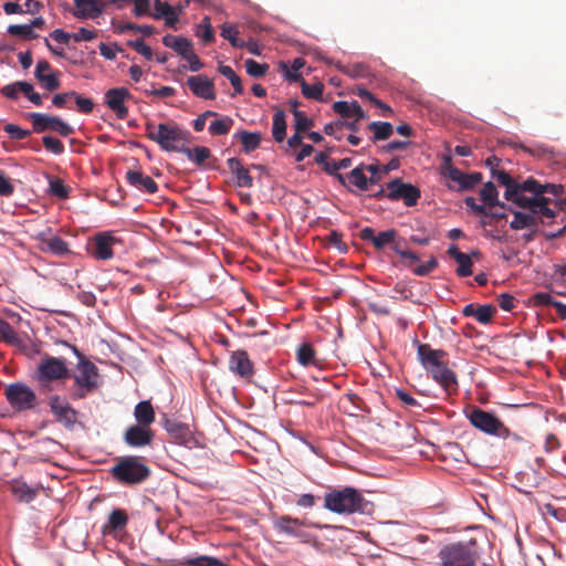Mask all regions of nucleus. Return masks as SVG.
Here are the masks:
<instances>
[{
	"instance_id": "25",
	"label": "nucleus",
	"mask_w": 566,
	"mask_h": 566,
	"mask_svg": "<svg viewBox=\"0 0 566 566\" xmlns=\"http://www.w3.org/2000/svg\"><path fill=\"white\" fill-rule=\"evenodd\" d=\"M50 71V63L46 60H40L36 63L34 76L44 88H46L48 91H54L60 87L61 83L55 73L48 74V72Z\"/></svg>"
},
{
	"instance_id": "50",
	"label": "nucleus",
	"mask_w": 566,
	"mask_h": 566,
	"mask_svg": "<svg viewBox=\"0 0 566 566\" xmlns=\"http://www.w3.org/2000/svg\"><path fill=\"white\" fill-rule=\"evenodd\" d=\"M352 165L350 158H343L338 161L326 163L325 171L328 175H334L337 179L345 185V178L343 175L338 174V170L348 168Z\"/></svg>"
},
{
	"instance_id": "40",
	"label": "nucleus",
	"mask_w": 566,
	"mask_h": 566,
	"mask_svg": "<svg viewBox=\"0 0 566 566\" xmlns=\"http://www.w3.org/2000/svg\"><path fill=\"white\" fill-rule=\"evenodd\" d=\"M179 564L180 566H229L223 560L208 555L185 558Z\"/></svg>"
},
{
	"instance_id": "8",
	"label": "nucleus",
	"mask_w": 566,
	"mask_h": 566,
	"mask_svg": "<svg viewBox=\"0 0 566 566\" xmlns=\"http://www.w3.org/2000/svg\"><path fill=\"white\" fill-rule=\"evenodd\" d=\"M4 396L8 403L15 412L32 410L39 402L36 394L21 381L8 385L4 389Z\"/></svg>"
},
{
	"instance_id": "28",
	"label": "nucleus",
	"mask_w": 566,
	"mask_h": 566,
	"mask_svg": "<svg viewBox=\"0 0 566 566\" xmlns=\"http://www.w3.org/2000/svg\"><path fill=\"white\" fill-rule=\"evenodd\" d=\"M543 185L539 184L536 179L533 177L527 178L523 182L516 181L515 186V197L511 200L515 205H517L521 208V200L522 199H530L528 197L524 196L523 192H531L537 197L543 195Z\"/></svg>"
},
{
	"instance_id": "16",
	"label": "nucleus",
	"mask_w": 566,
	"mask_h": 566,
	"mask_svg": "<svg viewBox=\"0 0 566 566\" xmlns=\"http://www.w3.org/2000/svg\"><path fill=\"white\" fill-rule=\"evenodd\" d=\"M229 370L242 379L250 380L254 375L253 363L243 349L231 353L229 358Z\"/></svg>"
},
{
	"instance_id": "55",
	"label": "nucleus",
	"mask_w": 566,
	"mask_h": 566,
	"mask_svg": "<svg viewBox=\"0 0 566 566\" xmlns=\"http://www.w3.org/2000/svg\"><path fill=\"white\" fill-rule=\"evenodd\" d=\"M8 33L11 35H19L23 39H35L38 34L32 30L30 24H11L8 27Z\"/></svg>"
},
{
	"instance_id": "20",
	"label": "nucleus",
	"mask_w": 566,
	"mask_h": 566,
	"mask_svg": "<svg viewBox=\"0 0 566 566\" xmlns=\"http://www.w3.org/2000/svg\"><path fill=\"white\" fill-rule=\"evenodd\" d=\"M397 231L395 229H388L376 234L373 228L366 227L360 230L359 238L363 241H369L376 250H382L386 245L394 242L397 238Z\"/></svg>"
},
{
	"instance_id": "64",
	"label": "nucleus",
	"mask_w": 566,
	"mask_h": 566,
	"mask_svg": "<svg viewBox=\"0 0 566 566\" xmlns=\"http://www.w3.org/2000/svg\"><path fill=\"white\" fill-rule=\"evenodd\" d=\"M396 397L407 407L411 408H420L421 405L410 394H408L406 390L397 388L395 390Z\"/></svg>"
},
{
	"instance_id": "19",
	"label": "nucleus",
	"mask_w": 566,
	"mask_h": 566,
	"mask_svg": "<svg viewBox=\"0 0 566 566\" xmlns=\"http://www.w3.org/2000/svg\"><path fill=\"white\" fill-rule=\"evenodd\" d=\"M274 528L297 538H305L304 522L290 515H282L274 520Z\"/></svg>"
},
{
	"instance_id": "15",
	"label": "nucleus",
	"mask_w": 566,
	"mask_h": 566,
	"mask_svg": "<svg viewBox=\"0 0 566 566\" xmlns=\"http://www.w3.org/2000/svg\"><path fill=\"white\" fill-rule=\"evenodd\" d=\"M132 98V94L125 87L109 88L105 93V104L112 109L118 119H125L128 116V108L124 102Z\"/></svg>"
},
{
	"instance_id": "3",
	"label": "nucleus",
	"mask_w": 566,
	"mask_h": 566,
	"mask_svg": "<svg viewBox=\"0 0 566 566\" xmlns=\"http://www.w3.org/2000/svg\"><path fill=\"white\" fill-rule=\"evenodd\" d=\"M150 469L144 459L137 455H126L117 460L111 469L113 479L122 485H137L150 476Z\"/></svg>"
},
{
	"instance_id": "61",
	"label": "nucleus",
	"mask_w": 566,
	"mask_h": 566,
	"mask_svg": "<svg viewBox=\"0 0 566 566\" xmlns=\"http://www.w3.org/2000/svg\"><path fill=\"white\" fill-rule=\"evenodd\" d=\"M457 263L459 266L455 272L460 277H465L472 274L473 263L468 254H462V258L458 259Z\"/></svg>"
},
{
	"instance_id": "22",
	"label": "nucleus",
	"mask_w": 566,
	"mask_h": 566,
	"mask_svg": "<svg viewBox=\"0 0 566 566\" xmlns=\"http://www.w3.org/2000/svg\"><path fill=\"white\" fill-rule=\"evenodd\" d=\"M187 85L190 91L198 97L205 99H214V84L211 80L203 75L189 76Z\"/></svg>"
},
{
	"instance_id": "63",
	"label": "nucleus",
	"mask_w": 566,
	"mask_h": 566,
	"mask_svg": "<svg viewBox=\"0 0 566 566\" xmlns=\"http://www.w3.org/2000/svg\"><path fill=\"white\" fill-rule=\"evenodd\" d=\"M73 99L76 103L77 109L81 113L88 114L94 108V102L91 98L83 97L78 93L75 92V95H73Z\"/></svg>"
},
{
	"instance_id": "43",
	"label": "nucleus",
	"mask_w": 566,
	"mask_h": 566,
	"mask_svg": "<svg viewBox=\"0 0 566 566\" xmlns=\"http://www.w3.org/2000/svg\"><path fill=\"white\" fill-rule=\"evenodd\" d=\"M480 196H481V199L483 200V202L486 206H489L490 208L491 207H495V206L501 207V208H506L505 203L499 201V199H497V196H499L497 189L494 186V184L491 182V181L486 182L483 186V188L480 191Z\"/></svg>"
},
{
	"instance_id": "52",
	"label": "nucleus",
	"mask_w": 566,
	"mask_h": 566,
	"mask_svg": "<svg viewBox=\"0 0 566 566\" xmlns=\"http://www.w3.org/2000/svg\"><path fill=\"white\" fill-rule=\"evenodd\" d=\"M219 72L230 81L235 94H242L243 86L241 84V78L235 74L231 66L220 65Z\"/></svg>"
},
{
	"instance_id": "36",
	"label": "nucleus",
	"mask_w": 566,
	"mask_h": 566,
	"mask_svg": "<svg viewBox=\"0 0 566 566\" xmlns=\"http://www.w3.org/2000/svg\"><path fill=\"white\" fill-rule=\"evenodd\" d=\"M238 137L243 146V151L249 154L254 151L256 148H259L262 135L259 132H248V130H240L235 135Z\"/></svg>"
},
{
	"instance_id": "13",
	"label": "nucleus",
	"mask_w": 566,
	"mask_h": 566,
	"mask_svg": "<svg viewBox=\"0 0 566 566\" xmlns=\"http://www.w3.org/2000/svg\"><path fill=\"white\" fill-rule=\"evenodd\" d=\"M154 439L155 431L151 428L137 423L128 426L123 433L124 443L134 449L150 447Z\"/></svg>"
},
{
	"instance_id": "47",
	"label": "nucleus",
	"mask_w": 566,
	"mask_h": 566,
	"mask_svg": "<svg viewBox=\"0 0 566 566\" xmlns=\"http://www.w3.org/2000/svg\"><path fill=\"white\" fill-rule=\"evenodd\" d=\"M239 30L235 25L223 24L221 29V36L230 42L233 48H245V42L238 38Z\"/></svg>"
},
{
	"instance_id": "32",
	"label": "nucleus",
	"mask_w": 566,
	"mask_h": 566,
	"mask_svg": "<svg viewBox=\"0 0 566 566\" xmlns=\"http://www.w3.org/2000/svg\"><path fill=\"white\" fill-rule=\"evenodd\" d=\"M10 491L18 501L24 503L32 502L39 494V488H31L22 480H13L10 483Z\"/></svg>"
},
{
	"instance_id": "14",
	"label": "nucleus",
	"mask_w": 566,
	"mask_h": 566,
	"mask_svg": "<svg viewBox=\"0 0 566 566\" xmlns=\"http://www.w3.org/2000/svg\"><path fill=\"white\" fill-rule=\"evenodd\" d=\"M164 428L175 443L189 449L196 446V438L187 424L177 420L166 419Z\"/></svg>"
},
{
	"instance_id": "5",
	"label": "nucleus",
	"mask_w": 566,
	"mask_h": 566,
	"mask_svg": "<svg viewBox=\"0 0 566 566\" xmlns=\"http://www.w3.org/2000/svg\"><path fill=\"white\" fill-rule=\"evenodd\" d=\"M71 377V370L64 358H57L44 354L34 371V380L43 391L52 390V382Z\"/></svg>"
},
{
	"instance_id": "42",
	"label": "nucleus",
	"mask_w": 566,
	"mask_h": 566,
	"mask_svg": "<svg viewBox=\"0 0 566 566\" xmlns=\"http://www.w3.org/2000/svg\"><path fill=\"white\" fill-rule=\"evenodd\" d=\"M181 154L186 155L187 158L198 166H202L207 159L211 157V151L208 147L197 146L193 149L187 145L181 149Z\"/></svg>"
},
{
	"instance_id": "46",
	"label": "nucleus",
	"mask_w": 566,
	"mask_h": 566,
	"mask_svg": "<svg viewBox=\"0 0 566 566\" xmlns=\"http://www.w3.org/2000/svg\"><path fill=\"white\" fill-rule=\"evenodd\" d=\"M155 9H156V11L158 13L156 15V18H159V17L163 15L166 19V24L167 25H169V27H174L175 25V23L178 20V14H177L176 9L174 7H171L167 2H163L160 0H156L155 1Z\"/></svg>"
},
{
	"instance_id": "12",
	"label": "nucleus",
	"mask_w": 566,
	"mask_h": 566,
	"mask_svg": "<svg viewBox=\"0 0 566 566\" xmlns=\"http://www.w3.org/2000/svg\"><path fill=\"white\" fill-rule=\"evenodd\" d=\"M442 174L458 185V191L471 190L482 181L481 172L464 174L459 168L453 167L449 155L443 157Z\"/></svg>"
},
{
	"instance_id": "48",
	"label": "nucleus",
	"mask_w": 566,
	"mask_h": 566,
	"mask_svg": "<svg viewBox=\"0 0 566 566\" xmlns=\"http://www.w3.org/2000/svg\"><path fill=\"white\" fill-rule=\"evenodd\" d=\"M364 165H359L356 168H354L348 175L350 184H353L361 191L367 190L369 184L368 178L364 174Z\"/></svg>"
},
{
	"instance_id": "62",
	"label": "nucleus",
	"mask_w": 566,
	"mask_h": 566,
	"mask_svg": "<svg viewBox=\"0 0 566 566\" xmlns=\"http://www.w3.org/2000/svg\"><path fill=\"white\" fill-rule=\"evenodd\" d=\"M4 132L10 135L12 139L22 140L30 136V132L27 129H22L18 125L7 124L4 126Z\"/></svg>"
},
{
	"instance_id": "58",
	"label": "nucleus",
	"mask_w": 566,
	"mask_h": 566,
	"mask_svg": "<svg viewBox=\"0 0 566 566\" xmlns=\"http://www.w3.org/2000/svg\"><path fill=\"white\" fill-rule=\"evenodd\" d=\"M313 126V120L304 112H294V128L297 133H304Z\"/></svg>"
},
{
	"instance_id": "34",
	"label": "nucleus",
	"mask_w": 566,
	"mask_h": 566,
	"mask_svg": "<svg viewBox=\"0 0 566 566\" xmlns=\"http://www.w3.org/2000/svg\"><path fill=\"white\" fill-rule=\"evenodd\" d=\"M163 43L165 46L172 49L176 53H178L181 57L192 49V43L190 40L182 36H175L171 34H167L163 38Z\"/></svg>"
},
{
	"instance_id": "4",
	"label": "nucleus",
	"mask_w": 566,
	"mask_h": 566,
	"mask_svg": "<svg viewBox=\"0 0 566 566\" xmlns=\"http://www.w3.org/2000/svg\"><path fill=\"white\" fill-rule=\"evenodd\" d=\"M325 507L338 514L365 513L368 502L363 494L350 486L332 490L325 495Z\"/></svg>"
},
{
	"instance_id": "30",
	"label": "nucleus",
	"mask_w": 566,
	"mask_h": 566,
	"mask_svg": "<svg viewBox=\"0 0 566 566\" xmlns=\"http://www.w3.org/2000/svg\"><path fill=\"white\" fill-rule=\"evenodd\" d=\"M333 109L340 117L346 119H356L360 120L366 117L365 112L360 107V105L354 102L338 101L333 104Z\"/></svg>"
},
{
	"instance_id": "35",
	"label": "nucleus",
	"mask_w": 566,
	"mask_h": 566,
	"mask_svg": "<svg viewBox=\"0 0 566 566\" xmlns=\"http://www.w3.org/2000/svg\"><path fill=\"white\" fill-rule=\"evenodd\" d=\"M492 177L495 178L500 185L505 187L504 197L507 201H511L515 197L516 180L506 171L499 169H492Z\"/></svg>"
},
{
	"instance_id": "41",
	"label": "nucleus",
	"mask_w": 566,
	"mask_h": 566,
	"mask_svg": "<svg viewBox=\"0 0 566 566\" xmlns=\"http://www.w3.org/2000/svg\"><path fill=\"white\" fill-rule=\"evenodd\" d=\"M368 129L373 132L371 140L374 143L388 139L394 133V126L388 122H371Z\"/></svg>"
},
{
	"instance_id": "54",
	"label": "nucleus",
	"mask_w": 566,
	"mask_h": 566,
	"mask_svg": "<svg viewBox=\"0 0 566 566\" xmlns=\"http://www.w3.org/2000/svg\"><path fill=\"white\" fill-rule=\"evenodd\" d=\"M50 193L59 199H66L70 195V189L66 187L62 179H50Z\"/></svg>"
},
{
	"instance_id": "49",
	"label": "nucleus",
	"mask_w": 566,
	"mask_h": 566,
	"mask_svg": "<svg viewBox=\"0 0 566 566\" xmlns=\"http://www.w3.org/2000/svg\"><path fill=\"white\" fill-rule=\"evenodd\" d=\"M305 65V61L302 57H296L293 60L291 69L284 62L280 64L281 69L284 71V76L289 81H297L300 78V74L297 73Z\"/></svg>"
},
{
	"instance_id": "56",
	"label": "nucleus",
	"mask_w": 566,
	"mask_h": 566,
	"mask_svg": "<svg viewBox=\"0 0 566 566\" xmlns=\"http://www.w3.org/2000/svg\"><path fill=\"white\" fill-rule=\"evenodd\" d=\"M496 308L491 304L480 305L475 308V318L479 323L488 324L491 322Z\"/></svg>"
},
{
	"instance_id": "21",
	"label": "nucleus",
	"mask_w": 566,
	"mask_h": 566,
	"mask_svg": "<svg viewBox=\"0 0 566 566\" xmlns=\"http://www.w3.org/2000/svg\"><path fill=\"white\" fill-rule=\"evenodd\" d=\"M117 239L109 233H99L95 235L92 244V255L97 260H109L113 258V245Z\"/></svg>"
},
{
	"instance_id": "31",
	"label": "nucleus",
	"mask_w": 566,
	"mask_h": 566,
	"mask_svg": "<svg viewBox=\"0 0 566 566\" xmlns=\"http://www.w3.org/2000/svg\"><path fill=\"white\" fill-rule=\"evenodd\" d=\"M135 423L151 428L156 420L154 407L149 400L139 401L134 408Z\"/></svg>"
},
{
	"instance_id": "1",
	"label": "nucleus",
	"mask_w": 566,
	"mask_h": 566,
	"mask_svg": "<svg viewBox=\"0 0 566 566\" xmlns=\"http://www.w3.org/2000/svg\"><path fill=\"white\" fill-rule=\"evenodd\" d=\"M146 137L156 143L164 151L181 153L190 142L191 134L175 122L146 123Z\"/></svg>"
},
{
	"instance_id": "60",
	"label": "nucleus",
	"mask_w": 566,
	"mask_h": 566,
	"mask_svg": "<svg viewBox=\"0 0 566 566\" xmlns=\"http://www.w3.org/2000/svg\"><path fill=\"white\" fill-rule=\"evenodd\" d=\"M42 142L48 151L53 153L55 155H61L64 153V145L60 139L54 138L52 136H44L42 138Z\"/></svg>"
},
{
	"instance_id": "18",
	"label": "nucleus",
	"mask_w": 566,
	"mask_h": 566,
	"mask_svg": "<svg viewBox=\"0 0 566 566\" xmlns=\"http://www.w3.org/2000/svg\"><path fill=\"white\" fill-rule=\"evenodd\" d=\"M433 380L438 382L448 395L458 391V379L453 370H451L447 364L442 363L439 367H434L428 371Z\"/></svg>"
},
{
	"instance_id": "38",
	"label": "nucleus",
	"mask_w": 566,
	"mask_h": 566,
	"mask_svg": "<svg viewBox=\"0 0 566 566\" xmlns=\"http://www.w3.org/2000/svg\"><path fill=\"white\" fill-rule=\"evenodd\" d=\"M296 359L302 366H316V350L310 343H303L297 347Z\"/></svg>"
},
{
	"instance_id": "7",
	"label": "nucleus",
	"mask_w": 566,
	"mask_h": 566,
	"mask_svg": "<svg viewBox=\"0 0 566 566\" xmlns=\"http://www.w3.org/2000/svg\"><path fill=\"white\" fill-rule=\"evenodd\" d=\"M475 543L450 544L442 547L439 552V559L442 566H474L478 553L474 549Z\"/></svg>"
},
{
	"instance_id": "53",
	"label": "nucleus",
	"mask_w": 566,
	"mask_h": 566,
	"mask_svg": "<svg viewBox=\"0 0 566 566\" xmlns=\"http://www.w3.org/2000/svg\"><path fill=\"white\" fill-rule=\"evenodd\" d=\"M247 73L252 77H262L266 74L269 71V65L263 63H259L253 59H248L244 62Z\"/></svg>"
},
{
	"instance_id": "24",
	"label": "nucleus",
	"mask_w": 566,
	"mask_h": 566,
	"mask_svg": "<svg viewBox=\"0 0 566 566\" xmlns=\"http://www.w3.org/2000/svg\"><path fill=\"white\" fill-rule=\"evenodd\" d=\"M76 10L73 15L81 20L98 18L104 11V2L99 0H73Z\"/></svg>"
},
{
	"instance_id": "51",
	"label": "nucleus",
	"mask_w": 566,
	"mask_h": 566,
	"mask_svg": "<svg viewBox=\"0 0 566 566\" xmlns=\"http://www.w3.org/2000/svg\"><path fill=\"white\" fill-rule=\"evenodd\" d=\"M302 94L306 98H313L317 101L323 99L324 85L322 83L308 84L304 80L301 83Z\"/></svg>"
},
{
	"instance_id": "6",
	"label": "nucleus",
	"mask_w": 566,
	"mask_h": 566,
	"mask_svg": "<svg viewBox=\"0 0 566 566\" xmlns=\"http://www.w3.org/2000/svg\"><path fill=\"white\" fill-rule=\"evenodd\" d=\"M467 417L475 429L485 434L503 439L512 437L516 441L520 440V437L512 433L510 429L492 412L485 411L479 407H472Z\"/></svg>"
},
{
	"instance_id": "59",
	"label": "nucleus",
	"mask_w": 566,
	"mask_h": 566,
	"mask_svg": "<svg viewBox=\"0 0 566 566\" xmlns=\"http://www.w3.org/2000/svg\"><path fill=\"white\" fill-rule=\"evenodd\" d=\"M127 44L128 46L137 51L139 54H142L146 60L153 59V50L145 43L144 39L139 38L136 40H130L127 42Z\"/></svg>"
},
{
	"instance_id": "10",
	"label": "nucleus",
	"mask_w": 566,
	"mask_h": 566,
	"mask_svg": "<svg viewBox=\"0 0 566 566\" xmlns=\"http://www.w3.org/2000/svg\"><path fill=\"white\" fill-rule=\"evenodd\" d=\"M48 405L56 422L67 430H72L75 427L78 412L64 397L51 395L48 399Z\"/></svg>"
},
{
	"instance_id": "9",
	"label": "nucleus",
	"mask_w": 566,
	"mask_h": 566,
	"mask_svg": "<svg viewBox=\"0 0 566 566\" xmlns=\"http://www.w3.org/2000/svg\"><path fill=\"white\" fill-rule=\"evenodd\" d=\"M387 198L391 201L401 200L407 207L417 205L421 197V191L418 187L403 182L401 178H395L386 184Z\"/></svg>"
},
{
	"instance_id": "11",
	"label": "nucleus",
	"mask_w": 566,
	"mask_h": 566,
	"mask_svg": "<svg viewBox=\"0 0 566 566\" xmlns=\"http://www.w3.org/2000/svg\"><path fill=\"white\" fill-rule=\"evenodd\" d=\"M28 117L32 123L33 132L38 134L52 130L63 137H67L74 133V128L57 116L42 113H30Z\"/></svg>"
},
{
	"instance_id": "57",
	"label": "nucleus",
	"mask_w": 566,
	"mask_h": 566,
	"mask_svg": "<svg viewBox=\"0 0 566 566\" xmlns=\"http://www.w3.org/2000/svg\"><path fill=\"white\" fill-rule=\"evenodd\" d=\"M340 71L350 77H366L369 75V69L366 64L356 63L348 66H342Z\"/></svg>"
},
{
	"instance_id": "23",
	"label": "nucleus",
	"mask_w": 566,
	"mask_h": 566,
	"mask_svg": "<svg viewBox=\"0 0 566 566\" xmlns=\"http://www.w3.org/2000/svg\"><path fill=\"white\" fill-rule=\"evenodd\" d=\"M418 359L427 371L441 365L446 353L442 349H433L429 344H418Z\"/></svg>"
},
{
	"instance_id": "33",
	"label": "nucleus",
	"mask_w": 566,
	"mask_h": 566,
	"mask_svg": "<svg viewBox=\"0 0 566 566\" xmlns=\"http://www.w3.org/2000/svg\"><path fill=\"white\" fill-rule=\"evenodd\" d=\"M128 523V515L122 509H115L111 512L107 523L103 526L104 534H115L123 531Z\"/></svg>"
},
{
	"instance_id": "27",
	"label": "nucleus",
	"mask_w": 566,
	"mask_h": 566,
	"mask_svg": "<svg viewBox=\"0 0 566 566\" xmlns=\"http://www.w3.org/2000/svg\"><path fill=\"white\" fill-rule=\"evenodd\" d=\"M549 202L551 199L544 196L535 197L534 199H522L521 208L528 209L534 216L542 214L547 219H552L555 217V212L548 207Z\"/></svg>"
},
{
	"instance_id": "26",
	"label": "nucleus",
	"mask_w": 566,
	"mask_h": 566,
	"mask_svg": "<svg viewBox=\"0 0 566 566\" xmlns=\"http://www.w3.org/2000/svg\"><path fill=\"white\" fill-rule=\"evenodd\" d=\"M127 182L136 189L147 192L155 193L158 190V186L155 180L144 175L139 170H128L126 174Z\"/></svg>"
},
{
	"instance_id": "44",
	"label": "nucleus",
	"mask_w": 566,
	"mask_h": 566,
	"mask_svg": "<svg viewBox=\"0 0 566 566\" xmlns=\"http://www.w3.org/2000/svg\"><path fill=\"white\" fill-rule=\"evenodd\" d=\"M233 124L234 120L230 116H222L212 120L208 130L212 136L227 135L231 130Z\"/></svg>"
},
{
	"instance_id": "29",
	"label": "nucleus",
	"mask_w": 566,
	"mask_h": 566,
	"mask_svg": "<svg viewBox=\"0 0 566 566\" xmlns=\"http://www.w3.org/2000/svg\"><path fill=\"white\" fill-rule=\"evenodd\" d=\"M228 167L231 174L235 177L234 184L238 187L251 188L253 186V178L249 170L242 165L239 158H229Z\"/></svg>"
},
{
	"instance_id": "45",
	"label": "nucleus",
	"mask_w": 566,
	"mask_h": 566,
	"mask_svg": "<svg viewBox=\"0 0 566 566\" xmlns=\"http://www.w3.org/2000/svg\"><path fill=\"white\" fill-rule=\"evenodd\" d=\"M0 335L4 343L11 346L22 347L23 343L13 327L0 317Z\"/></svg>"
},
{
	"instance_id": "17",
	"label": "nucleus",
	"mask_w": 566,
	"mask_h": 566,
	"mask_svg": "<svg viewBox=\"0 0 566 566\" xmlns=\"http://www.w3.org/2000/svg\"><path fill=\"white\" fill-rule=\"evenodd\" d=\"M39 242V249L42 252H50L54 255H66L70 253L67 242L57 235H51L50 231H42L35 238Z\"/></svg>"
},
{
	"instance_id": "39",
	"label": "nucleus",
	"mask_w": 566,
	"mask_h": 566,
	"mask_svg": "<svg viewBox=\"0 0 566 566\" xmlns=\"http://www.w3.org/2000/svg\"><path fill=\"white\" fill-rule=\"evenodd\" d=\"M285 117L286 115L282 109H276L273 115L272 136L277 143H282L286 137Z\"/></svg>"
},
{
	"instance_id": "2",
	"label": "nucleus",
	"mask_w": 566,
	"mask_h": 566,
	"mask_svg": "<svg viewBox=\"0 0 566 566\" xmlns=\"http://www.w3.org/2000/svg\"><path fill=\"white\" fill-rule=\"evenodd\" d=\"M78 361L71 377L73 385L70 387V395L73 400H81L92 395L99 386L98 368L87 359L75 346H72Z\"/></svg>"
},
{
	"instance_id": "37",
	"label": "nucleus",
	"mask_w": 566,
	"mask_h": 566,
	"mask_svg": "<svg viewBox=\"0 0 566 566\" xmlns=\"http://www.w3.org/2000/svg\"><path fill=\"white\" fill-rule=\"evenodd\" d=\"M514 218L510 222V227L513 230L532 229L536 230L537 220L535 216L531 213H524L521 211H514Z\"/></svg>"
}]
</instances>
